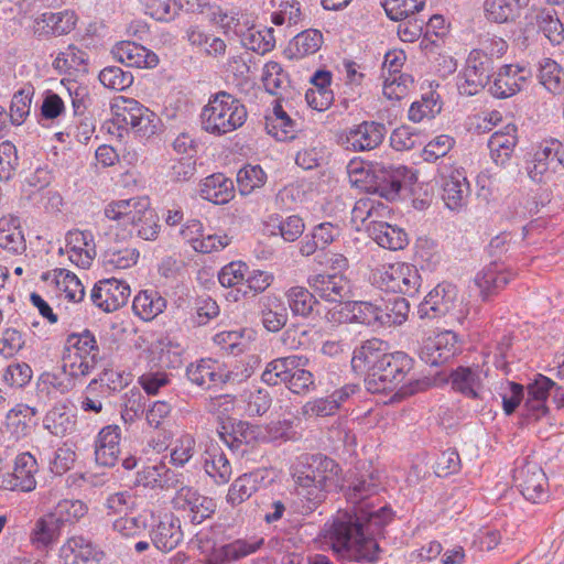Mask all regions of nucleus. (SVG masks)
I'll return each mask as SVG.
<instances>
[{
    "instance_id": "58",
    "label": "nucleus",
    "mask_w": 564,
    "mask_h": 564,
    "mask_svg": "<svg viewBox=\"0 0 564 564\" xmlns=\"http://www.w3.org/2000/svg\"><path fill=\"white\" fill-rule=\"evenodd\" d=\"M87 512L86 505L80 500H62L57 503L52 514L58 519L59 524L63 527L66 522L79 520Z\"/></svg>"
},
{
    "instance_id": "17",
    "label": "nucleus",
    "mask_w": 564,
    "mask_h": 564,
    "mask_svg": "<svg viewBox=\"0 0 564 564\" xmlns=\"http://www.w3.org/2000/svg\"><path fill=\"white\" fill-rule=\"evenodd\" d=\"M307 283L316 296L329 303H343L350 294L349 280L339 273H319L308 278Z\"/></svg>"
},
{
    "instance_id": "41",
    "label": "nucleus",
    "mask_w": 564,
    "mask_h": 564,
    "mask_svg": "<svg viewBox=\"0 0 564 564\" xmlns=\"http://www.w3.org/2000/svg\"><path fill=\"white\" fill-rule=\"evenodd\" d=\"M323 44V34L315 29H308L299 33L290 43L289 51L292 57L302 58L315 54Z\"/></svg>"
},
{
    "instance_id": "36",
    "label": "nucleus",
    "mask_w": 564,
    "mask_h": 564,
    "mask_svg": "<svg viewBox=\"0 0 564 564\" xmlns=\"http://www.w3.org/2000/svg\"><path fill=\"white\" fill-rule=\"evenodd\" d=\"M104 553L91 541L78 535L69 538L61 547V557L67 563L70 557L87 561H100Z\"/></svg>"
},
{
    "instance_id": "40",
    "label": "nucleus",
    "mask_w": 564,
    "mask_h": 564,
    "mask_svg": "<svg viewBox=\"0 0 564 564\" xmlns=\"http://www.w3.org/2000/svg\"><path fill=\"white\" fill-rule=\"evenodd\" d=\"M520 69H514L512 65L502 66L489 87L490 94L497 98H508L518 93L520 90L517 78Z\"/></svg>"
},
{
    "instance_id": "27",
    "label": "nucleus",
    "mask_w": 564,
    "mask_h": 564,
    "mask_svg": "<svg viewBox=\"0 0 564 564\" xmlns=\"http://www.w3.org/2000/svg\"><path fill=\"white\" fill-rule=\"evenodd\" d=\"M530 0H485L482 3L484 17L487 21L497 24L511 23L520 18L522 10Z\"/></svg>"
},
{
    "instance_id": "11",
    "label": "nucleus",
    "mask_w": 564,
    "mask_h": 564,
    "mask_svg": "<svg viewBox=\"0 0 564 564\" xmlns=\"http://www.w3.org/2000/svg\"><path fill=\"white\" fill-rule=\"evenodd\" d=\"M373 192L387 200L399 197L405 183H411L414 174L404 165L376 164L371 169Z\"/></svg>"
},
{
    "instance_id": "33",
    "label": "nucleus",
    "mask_w": 564,
    "mask_h": 564,
    "mask_svg": "<svg viewBox=\"0 0 564 564\" xmlns=\"http://www.w3.org/2000/svg\"><path fill=\"white\" fill-rule=\"evenodd\" d=\"M516 132V126L508 124L502 130H498L490 135L488 148L492 160L497 164H503L513 152L517 144Z\"/></svg>"
},
{
    "instance_id": "32",
    "label": "nucleus",
    "mask_w": 564,
    "mask_h": 564,
    "mask_svg": "<svg viewBox=\"0 0 564 564\" xmlns=\"http://www.w3.org/2000/svg\"><path fill=\"white\" fill-rule=\"evenodd\" d=\"M200 196L217 205L226 204L234 197V183L221 173L209 175L200 184Z\"/></svg>"
},
{
    "instance_id": "4",
    "label": "nucleus",
    "mask_w": 564,
    "mask_h": 564,
    "mask_svg": "<svg viewBox=\"0 0 564 564\" xmlns=\"http://www.w3.org/2000/svg\"><path fill=\"white\" fill-rule=\"evenodd\" d=\"M246 119V107L227 91L212 95L199 115L202 129L215 135L235 131L245 123Z\"/></svg>"
},
{
    "instance_id": "53",
    "label": "nucleus",
    "mask_w": 564,
    "mask_h": 564,
    "mask_svg": "<svg viewBox=\"0 0 564 564\" xmlns=\"http://www.w3.org/2000/svg\"><path fill=\"white\" fill-rule=\"evenodd\" d=\"M267 175L259 165H246L237 174V183L242 195L250 194L253 189L265 183Z\"/></svg>"
},
{
    "instance_id": "7",
    "label": "nucleus",
    "mask_w": 564,
    "mask_h": 564,
    "mask_svg": "<svg viewBox=\"0 0 564 564\" xmlns=\"http://www.w3.org/2000/svg\"><path fill=\"white\" fill-rule=\"evenodd\" d=\"M113 121L118 126H130L141 137H151L158 130L159 117L138 100L118 97L111 104Z\"/></svg>"
},
{
    "instance_id": "21",
    "label": "nucleus",
    "mask_w": 564,
    "mask_h": 564,
    "mask_svg": "<svg viewBox=\"0 0 564 564\" xmlns=\"http://www.w3.org/2000/svg\"><path fill=\"white\" fill-rule=\"evenodd\" d=\"M111 53L116 61L128 67L153 68L159 64V57L154 52L131 41L117 43Z\"/></svg>"
},
{
    "instance_id": "24",
    "label": "nucleus",
    "mask_w": 564,
    "mask_h": 564,
    "mask_svg": "<svg viewBox=\"0 0 564 564\" xmlns=\"http://www.w3.org/2000/svg\"><path fill=\"white\" fill-rule=\"evenodd\" d=\"M120 436L118 425H107L100 430L95 441V460L99 466L116 465L120 454Z\"/></svg>"
},
{
    "instance_id": "29",
    "label": "nucleus",
    "mask_w": 564,
    "mask_h": 564,
    "mask_svg": "<svg viewBox=\"0 0 564 564\" xmlns=\"http://www.w3.org/2000/svg\"><path fill=\"white\" fill-rule=\"evenodd\" d=\"M204 468L217 484H226L232 475L229 459L218 443L210 442L204 453Z\"/></svg>"
},
{
    "instance_id": "37",
    "label": "nucleus",
    "mask_w": 564,
    "mask_h": 564,
    "mask_svg": "<svg viewBox=\"0 0 564 564\" xmlns=\"http://www.w3.org/2000/svg\"><path fill=\"white\" fill-rule=\"evenodd\" d=\"M133 311L144 321H151L166 307V300L156 290L140 291L133 300Z\"/></svg>"
},
{
    "instance_id": "49",
    "label": "nucleus",
    "mask_w": 564,
    "mask_h": 564,
    "mask_svg": "<svg viewBox=\"0 0 564 564\" xmlns=\"http://www.w3.org/2000/svg\"><path fill=\"white\" fill-rule=\"evenodd\" d=\"M426 0H383L387 15L393 21H402L421 11Z\"/></svg>"
},
{
    "instance_id": "12",
    "label": "nucleus",
    "mask_w": 564,
    "mask_h": 564,
    "mask_svg": "<svg viewBox=\"0 0 564 564\" xmlns=\"http://www.w3.org/2000/svg\"><path fill=\"white\" fill-rule=\"evenodd\" d=\"M459 304L458 290L449 282L438 283L417 307L420 318H440L453 313Z\"/></svg>"
},
{
    "instance_id": "48",
    "label": "nucleus",
    "mask_w": 564,
    "mask_h": 564,
    "mask_svg": "<svg viewBox=\"0 0 564 564\" xmlns=\"http://www.w3.org/2000/svg\"><path fill=\"white\" fill-rule=\"evenodd\" d=\"M57 288L65 293V297L73 302H80L85 296V289L79 279L66 269L55 271Z\"/></svg>"
},
{
    "instance_id": "43",
    "label": "nucleus",
    "mask_w": 564,
    "mask_h": 564,
    "mask_svg": "<svg viewBox=\"0 0 564 564\" xmlns=\"http://www.w3.org/2000/svg\"><path fill=\"white\" fill-rule=\"evenodd\" d=\"M147 398L139 388H131L122 397L121 417L126 424L133 423L144 413Z\"/></svg>"
},
{
    "instance_id": "31",
    "label": "nucleus",
    "mask_w": 564,
    "mask_h": 564,
    "mask_svg": "<svg viewBox=\"0 0 564 564\" xmlns=\"http://www.w3.org/2000/svg\"><path fill=\"white\" fill-rule=\"evenodd\" d=\"M368 230L372 239L382 248L400 250L408 243V236L404 230L388 223L373 219Z\"/></svg>"
},
{
    "instance_id": "10",
    "label": "nucleus",
    "mask_w": 564,
    "mask_h": 564,
    "mask_svg": "<svg viewBox=\"0 0 564 564\" xmlns=\"http://www.w3.org/2000/svg\"><path fill=\"white\" fill-rule=\"evenodd\" d=\"M487 372L476 367H457L449 375V382L454 391L462 393L475 402L474 408L478 411L484 410L482 403L491 397V393L485 387Z\"/></svg>"
},
{
    "instance_id": "38",
    "label": "nucleus",
    "mask_w": 564,
    "mask_h": 564,
    "mask_svg": "<svg viewBox=\"0 0 564 564\" xmlns=\"http://www.w3.org/2000/svg\"><path fill=\"white\" fill-rule=\"evenodd\" d=\"M285 296L289 307L295 316H311L314 307L318 304L315 293L304 286H292L286 291Z\"/></svg>"
},
{
    "instance_id": "56",
    "label": "nucleus",
    "mask_w": 564,
    "mask_h": 564,
    "mask_svg": "<svg viewBox=\"0 0 564 564\" xmlns=\"http://www.w3.org/2000/svg\"><path fill=\"white\" fill-rule=\"evenodd\" d=\"M145 13L158 21L170 22L178 13L175 0H140Z\"/></svg>"
},
{
    "instance_id": "57",
    "label": "nucleus",
    "mask_w": 564,
    "mask_h": 564,
    "mask_svg": "<svg viewBox=\"0 0 564 564\" xmlns=\"http://www.w3.org/2000/svg\"><path fill=\"white\" fill-rule=\"evenodd\" d=\"M306 365H297L293 369L288 383V389L295 394H307L315 390V380L311 371L304 369Z\"/></svg>"
},
{
    "instance_id": "5",
    "label": "nucleus",
    "mask_w": 564,
    "mask_h": 564,
    "mask_svg": "<svg viewBox=\"0 0 564 564\" xmlns=\"http://www.w3.org/2000/svg\"><path fill=\"white\" fill-rule=\"evenodd\" d=\"M67 355L64 356V370L72 377H86L104 359L97 339L88 329L70 334L66 339Z\"/></svg>"
},
{
    "instance_id": "46",
    "label": "nucleus",
    "mask_w": 564,
    "mask_h": 564,
    "mask_svg": "<svg viewBox=\"0 0 564 564\" xmlns=\"http://www.w3.org/2000/svg\"><path fill=\"white\" fill-rule=\"evenodd\" d=\"M409 312L410 304L406 299L401 296L389 299L384 308L381 307V325H401L406 321Z\"/></svg>"
},
{
    "instance_id": "28",
    "label": "nucleus",
    "mask_w": 564,
    "mask_h": 564,
    "mask_svg": "<svg viewBox=\"0 0 564 564\" xmlns=\"http://www.w3.org/2000/svg\"><path fill=\"white\" fill-rule=\"evenodd\" d=\"M110 372H101L98 378L93 379L85 389L80 401V409L84 412L100 413L102 411V399L108 398L116 387L109 384Z\"/></svg>"
},
{
    "instance_id": "3",
    "label": "nucleus",
    "mask_w": 564,
    "mask_h": 564,
    "mask_svg": "<svg viewBox=\"0 0 564 564\" xmlns=\"http://www.w3.org/2000/svg\"><path fill=\"white\" fill-rule=\"evenodd\" d=\"M340 475L341 468L333 458L323 454L302 455L292 471L295 495L304 503L302 513L312 512L332 490L341 488Z\"/></svg>"
},
{
    "instance_id": "42",
    "label": "nucleus",
    "mask_w": 564,
    "mask_h": 564,
    "mask_svg": "<svg viewBox=\"0 0 564 564\" xmlns=\"http://www.w3.org/2000/svg\"><path fill=\"white\" fill-rule=\"evenodd\" d=\"M241 43L247 50L265 54L275 46L274 30L272 28L261 30L250 28L242 33Z\"/></svg>"
},
{
    "instance_id": "64",
    "label": "nucleus",
    "mask_w": 564,
    "mask_h": 564,
    "mask_svg": "<svg viewBox=\"0 0 564 564\" xmlns=\"http://www.w3.org/2000/svg\"><path fill=\"white\" fill-rule=\"evenodd\" d=\"M389 208L383 203L377 202L372 198H360L356 202L352 209V216L356 219L365 221L372 217H380L389 213Z\"/></svg>"
},
{
    "instance_id": "63",
    "label": "nucleus",
    "mask_w": 564,
    "mask_h": 564,
    "mask_svg": "<svg viewBox=\"0 0 564 564\" xmlns=\"http://www.w3.org/2000/svg\"><path fill=\"white\" fill-rule=\"evenodd\" d=\"M243 398L247 403V412L250 415H262L272 404L269 391L261 388L245 392Z\"/></svg>"
},
{
    "instance_id": "1",
    "label": "nucleus",
    "mask_w": 564,
    "mask_h": 564,
    "mask_svg": "<svg viewBox=\"0 0 564 564\" xmlns=\"http://www.w3.org/2000/svg\"><path fill=\"white\" fill-rule=\"evenodd\" d=\"M379 480L373 473L351 474L345 496L354 507L338 512L327 538L333 550L356 562L376 563L380 547L377 538L383 536L384 527L392 520L388 507L375 509L367 500L379 491Z\"/></svg>"
},
{
    "instance_id": "55",
    "label": "nucleus",
    "mask_w": 564,
    "mask_h": 564,
    "mask_svg": "<svg viewBox=\"0 0 564 564\" xmlns=\"http://www.w3.org/2000/svg\"><path fill=\"white\" fill-rule=\"evenodd\" d=\"M286 322V307L278 299H273L269 306L262 310V324L269 332H279Z\"/></svg>"
},
{
    "instance_id": "6",
    "label": "nucleus",
    "mask_w": 564,
    "mask_h": 564,
    "mask_svg": "<svg viewBox=\"0 0 564 564\" xmlns=\"http://www.w3.org/2000/svg\"><path fill=\"white\" fill-rule=\"evenodd\" d=\"M370 279L381 290L408 296L415 295L421 286L417 269L404 262L379 265L372 270Z\"/></svg>"
},
{
    "instance_id": "15",
    "label": "nucleus",
    "mask_w": 564,
    "mask_h": 564,
    "mask_svg": "<svg viewBox=\"0 0 564 564\" xmlns=\"http://www.w3.org/2000/svg\"><path fill=\"white\" fill-rule=\"evenodd\" d=\"M173 506L176 510L187 513L193 523L199 524L212 517L216 510L214 499L202 496L196 489L183 486L173 498Z\"/></svg>"
},
{
    "instance_id": "50",
    "label": "nucleus",
    "mask_w": 564,
    "mask_h": 564,
    "mask_svg": "<svg viewBox=\"0 0 564 564\" xmlns=\"http://www.w3.org/2000/svg\"><path fill=\"white\" fill-rule=\"evenodd\" d=\"M41 21L47 26L52 34L63 35L69 33L76 25V14L73 11H61L43 13Z\"/></svg>"
},
{
    "instance_id": "34",
    "label": "nucleus",
    "mask_w": 564,
    "mask_h": 564,
    "mask_svg": "<svg viewBox=\"0 0 564 564\" xmlns=\"http://www.w3.org/2000/svg\"><path fill=\"white\" fill-rule=\"evenodd\" d=\"M0 247L12 253H22L25 250L26 245L19 217L9 215L0 218Z\"/></svg>"
},
{
    "instance_id": "13",
    "label": "nucleus",
    "mask_w": 564,
    "mask_h": 564,
    "mask_svg": "<svg viewBox=\"0 0 564 564\" xmlns=\"http://www.w3.org/2000/svg\"><path fill=\"white\" fill-rule=\"evenodd\" d=\"M37 463L30 453L17 456L12 471L0 474V488L10 491L30 492L36 487Z\"/></svg>"
},
{
    "instance_id": "54",
    "label": "nucleus",
    "mask_w": 564,
    "mask_h": 564,
    "mask_svg": "<svg viewBox=\"0 0 564 564\" xmlns=\"http://www.w3.org/2000/svg\"><path fill=\"white\" fill-rule=\"evenodd\" d=\"M99 80L106 88L121 91L132 85L133 76L118 66H108L99 73Z\"/></svg>"
},
{
    "instance_id": "22",
    "label": "nucleus",
    "mask_w": 564,
    "mask_h": 564,
    "mask_svg": "<svg viewBox=\"0 0 564 564\" xmlns=\"http://www.w3.org/2000/svg\"><path fill=\"white\" fill-rule=\"evenodd\" d=\"M150 536L156 549L163 552L174 550L183 540L181 520L173 513H165L152 527Z\"/></svg>"
},
{
    "instance_id": "45",
    "label": "nucleus",
    "mask_w": 564,
    "mask_h": 564,
    "mask_svg": "<svg viewBox=\"0 0 564 564\" xmlns=\"http://www.w3.org/2000/svg\"><path fill=\"white\" fill-rule=\"evenodd\" d=\"M535 20L539 30L544 33L551 43L561 44L564 41L563 24L554 11L541 10L536 13Z\"/></svg>"
},
{
    "instance_id": "35",
    "label": "nucleus",
    "mask_w": 564,
    "mask_h": 564,
    "mask_svg": "<svg viewBox=\"0 0 564 564\" xmlns=\"http://www.w3.org/2000/svg\"><path fill=\"white\" fill-rule=\"evenodd\" d=\"M62 525L52 512L39 518L32 528L30 539L36 549L51 546L59 536Z\"/></svg>"
},
{
    "instance_id": "23",
    "label": "nucleus",
    "mask_w": 564,
    "mask_h": 564,
    "mask_svg": "<svg viewBox=\"0 0 564 564\" xmlns=\"http://www.w3.org/2000/svg\"><path fill=\"white\" fill-rule=\"evenodd\" d=\"M469 182L463 170H452L442 177V199L451 210H459L467 204Z\"/></svg>"
},
{
    "instance_id": "19",
    "label": "nucleus",
    "mask_w": 564,
    "mask_h": 564,
    "mask_svg": "<svg viewBox=\"0 0 564 564\" xmlns=\"http://www.w3.org/2000/svg\"><path fill=\"white\" fill-rule=\"evenodd\" d=\"M513 478L527 500L538 502L544 498L547 478L538 464L525 463L514 470Z\"/></svg>"
},
{
    "instance_id": "62",
    "label": "nucleus",
    "mask_w": 564,
    "mask_h": 564,
    "mask_svg": "<svg viewBox=\"0 0 564 564\" xmlns=\"http://www.w3.org/2000/svg\"><path fill=\"white\" fill-rule=\"evenodd\" d=\"M248 272V265L241 261H232L226 264L218 273L219 283L225 288H234L242 284Z\"/></svg>"
},
{
    "instance_id": "2",
    "label": "nucleus",
    "mask_w": 564,
    "mask_h": 564,
    "mask_svg": "<svg viewBox=\"0 0 564 564\" xmlns=\"http://www.w3.org/2000/svg\"><path fill=\"white\" fill-rule=\"evenodd\" d=\"M351 367L365 375L366 389L381 393L395 389L413 368V359L403 351L390 352L388 343L371 338L356 347Z\"/></svg>"
},
{
    "instance_id": "18",
    "label": "nucleus",
    "mask_w": 564,
    "mask_h": 564,
    "mask_svg": "<svg viewBox=\"0 0 564 564\" xmlns=\"http://www.w3.org/2000/svg\"><path fill=\"white\" fill-rule=\"evenodd\" d=\"M514 273L502 263L490 262L479 271L474 283L479 290V296L482 301H489L497 295L513 278Z\"/></svg>"
},
{
    "instance_id": "20",
    "label": "nucleus",
    "mask_w": 564,
    "mask_h": 564,
    "mask_svg": "<svg viewBox=\"0 0 564 564\" xmlns=\"http://www.w3.org/2000/svg\"><path fill=\"white\" fill-rule=\"evenodd\" d=\"M151 204L148 197H132L129 199H119L110 202L104 210L105 216L117 221L123 228H127L134 221L140 220Z\"/></svg>"
},
{
    "instance_id": "44",
    "label": "nucleus",
    "mask_w": 564,
    "mask_h": 564,
    "mask_svg": "<svg viewBox=\"0 0 564 564\" xmlns=\"http://www.w3.org/2000/svg\"><path fill=\"white\" fill-rule=\"evenodd\" d=\"M556 155L553 140H545L534 154L533 169L531 171L533 177L542 176L549 171L556 172L560 167Z\"/></svg>"
},
{
    "instance_id": "52",
    "label": "nucleus",
    "mask_w": 564,
    "mask_h": 564,
    "mask_svg": "<svg viewBox=\"0 0 564 564\" xmlns=\"http://www.w3.org/2000/svg\"><path fill=\"white\" fill-rule=\"evenodd\" d=\"M262 82L269 94L278 95L280 89L289 85V77L278 62L271 61L263 67Z\"/></svg>"
},
{
    "instance_id": "25",
    "label": "nucleus",
    "mask_w": 564,
    "mask_h": 564,
    "mask_svg": "<svg viewBox=\"0 0 564 564\" xmlns=\"http://www.w3.org/2000/svg\"><path fill=\"white\" fill-rule=\"evenodd\" d=\"M186 377L193 384L205 390L229 380V373L219 371L217 362L212 359L189 364L186 368Z\"/></svg>"
},
{
    "instance_id": "61",
    "label": "nucleus",
    "mask_w": 564,
    "mask_h": 564,
    "mask_svg": "<svg viewBox=\"0 0 564 564\" xmlns=\"http://www.w3.org/2000/svg\"><path fill=\"white\" fill-rule=\"evenodd\" d=\"M32 93L30 89L17 91L10 105V119L15 126H20L30 113Z\"/></svg>"
},
{
    "instance_id": "26",
    "label": "nucleus",
    "mask_w": 564,
    "mask_h": 564,
    "mask_svg": "<svg viewBox=\"0 0 564 564\" xmlns=\"http://www.w3.org/2000/svg\"><path fill=\"white\" fill-rule=\"evenodd\" d=\"M76 413L64 402L56 403L45 414L43 426L52 435L64 437L76 429Z\"/></svg>"
},
{
    "instance_id": "59",
    "label": "nucleus",
    "mask_w": 564,
    "mask_h": 564,
    "mask_svg": "<svg viewBox=\"0 0 564 564\" xmlns=\"http://www.w3.org/2000/svg\"><path fill=\"white\" fill-rule=\"evenodd\" d=\"M539 78L541 84L551 93H556L561 89L562 70L560 65L551 59L543 58L540 62Z\"/></svg>"
},
{
    "instance_id": "8",
    "label": "nucleus",
    "mask_w": 564,
    "mask_h": 564,
    "mask_svg": "<svg viewBox=\"0 0 564 564\" xmlns=\"http://www.w3.org/2000/svg\"><path fill=\"white\" fill-rule=\"evenodd\" d=\"M384 123L365 120L336 133V142L343 149L352 152H365L377 149L384 140Z\"/></svg>"
},
{
    "instance_id": "51",
    "label": "nucleus",
    "mask_w": 564,
    "mask_h": 564,
    "mask_svg": "<svg viewBox=\"0 0 564 564\" xmlns=\"http://www.w3.org/2000/svg\"><path fill=\"white\" fill-rule=\"evenodd\" d=\"M438 99L440 96L435 93L422 96L420 101L412 102L409 109V119L413 122H420L424 118H433L442 110V105Z\"/></svg>"
},
{
    "instance_id": "39",
    "label": "nucleus",
    "mask_w": 564,
    "mask_h": 564,
    "mask_svg": "<svg viewBox=\"0 0 564 564\" xmlns=\"http://www.w3.org/2000/svg\"><path fill=\"white\" fill-rule=\"evenodd\" d=\"M345 310L347 311L346 319L354 323L364 325H381V307L366 301L346 302Z\"/></svg>"
},
{
    "instance_id": "14",
    "label": "nucleus",
    "mask_w": 564,
    "mask_h": 564,
    "mask_svg": "<svg viewBox=\"0 0 564 564\" xmlns=\"http://www.w3.org/2000/svg\"><path fill=\"white\" fill-rule=\"evenodd\" d=\"M459 351L458 337L452 330L436 334L423 340L420 359L430 366H441L451 360Z\"/></svg>"
},
{
    "instance_id": "30",
    "label": "nucleus",
    "mask_w": 564,
    "mask_h": 564,
    "mask_svg": "<svg viewBox=\"0 0 564 564\" xmlns=\"http://www.w3.org/2000/svg\"><path fill=\"white\" fill-rule=\"evenodd\" d=\"M307 362L306 357L296 355L273 359L267 365L261 379L269 386L286 384L293 369L296 368V364L307 365Z\"/></svg>"
},
{
    "instance_id": "16",
    "label": "nucleus",
    "mask_w": 564,
    "mask_h": 564,
    "mask_svg": "<svg viewBox=\"0 0 564 564\" xmlns=\"http://www.w3.org/2000/svg\"><path fill=\"white\" fill-rule=\"evenodd\" d=\"M130 286L115 278L101 280L91 290L90 300L105 312H115L127 304Z\"/></svg>"
},
{
    "instance_id": "60",
    "label": "nucleus",
    "mask_w": 564,
    "mask_h": 564,
    "mask_svg": "<svg viewBox=\"0 0 564 564\" xmlns=\"http://www.w3.org/2000/svg\"><path fill=\"white\" fill-rule=\"evenodd\" d=\"M18 165L19 158L15 145L10 141L0 143V180H11Z\"/></svg>"
},
{
    "instance_id": "47",
    "label": "nucleus",
    "mask_w": 564,
    "mask_h": 564,
    "mask_svg": "<svg viewBox=\"0 0 564 564\" xmlns=\"http://www.w3.org/2000/svg\"><path fill=\"white\" fill-rule=\"evenodd\" d=\"M257 489V477L252 474H243L231 484L227 494V501L232 506L240 505L249 499Z\"/></svg>"
},
{
    "instance_id": "9",
    "label": "nucleus",
    "mask_w": 564,
    "mask_h": 564,
    "mask_svg": "<svg viewBox=\"0 0 564 564\" xmlns=\"http://www.w3.org/2000/svg\"><path fill=\"white\" fill-rule=\"evenodd\" d=\"M494 74V61L484 50H473L463 73L458 76L459 94L474 96L481 91Z\"/></svg>"
}]
</instances>
